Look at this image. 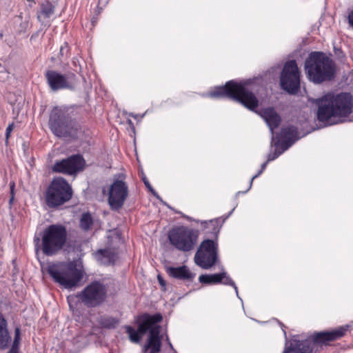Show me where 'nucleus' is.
Wrapping results in <instances>:
<instances>
[{
  "label": "nucleus",
  "mask_w": 353,
  "mask_h": 353,
  "mask_svg": "<svg viewBox=\"0 0 353 353\" xmlns=\"http://www.w3.org/2000/svg\"><path fill=\"white\" fill-rule=\"evenodd\" d=\"M350 325H344L334 329L314 332L305 339H292L287 344L283 353H316L324 347L341 339L350 332Z\"/></svg>",
  "instance_id": "nucleus-1"
},
{
  "label": "nucleus",
  "mask_w": 353,
  "mask_h": 353,
  "mask_svg": "<svg viewBox=\"0 0 353 353\" xmlns=\"http://www.w3.org/2000/svg\"><path fill=\"white\" fill-rule=\"evenodd\" d=\"M317 119L321 122L332 117H347L353 111V97L349 92H327L316 101Z\"/></svg>",
  "instance_id": "nucleus-2"
},
{
  "label": "nucleus",
  "mask_w": 353,
  "mask_h": 353,
  "mask_svg": "<svg viewBox=\"0 0 353 353\" xmlns=\"http://www.w3.org/2000/svg\"><path fill=\"white\" fill-rule=\"evenodd\" d=\"M305 70L310 81L321 83L334 77L333 61L322 52H312L305 61Z\"/></svg>",
  "instance_id": "nucleus-3"
},
{
  "label": "nucleus",
  "mask_w": 353,
  "mask_h": 353,
  "mask_svg": "<svg viewBox=\"0 0 353 353\" xmlns=\"http://www.w3.org/2000/svg\"><path fill=\"white\" fill-rule=\"evenodd\" d=\"M41 238L34 236V243L37 250H41L46 256L57 254L66 243V228L60 224H52L40 234Z\"/></svg>",
  "instance_id": "nucleus-4"
},
{
  "label": "nucleus",
  "mask_w": 353,
  "mask_h": 353,
  "mask_svg": "<svg viewBox=\"0 0 353 353\" xmlns=\"http://www.w3.org/2000/svg\"><path fill=\"white\" fill-rule=\"evenodd\" d=\"M49 127L56 137L64 139H75L79 130V125L72 119L66 107H55L52 110Z\"/></svg>",
  "instance_id": "nucleus-5"
},
{
  "label": "nucleus",
  "mask_w": 353,
  "mask_h": 353,
  "mask_svg": "<svg viewBox=\"0 0 353 353\" xmlns=\"http://www.w3.org/2000/svg\"><path fill=\"white\" fill-rule=\"evenodd\" d=\"M46 270L56 283L68 289L78 285L83 276L82 267L74 261L49 264Z\"/></svg>",
  "instance_id": "nucleus-6"
},
{
  "label": "nucleus",
  "mask_w": 353,
  "mask_h": 353,
  "mask_svg": "<svg viewBox=\"0 0 353 353\" xmlns=\"http://www.w3.org/2000/svg\"><path fill=\"white\" fill-rule=\"evenodd\" d=\"M72 196V190L68 181L62 177H57L48 187L45 200L50 208H57L68 201Z\"/></svg>",
  "instance_id": "nucleus-7"
},
{
  "label": "nucleus",
  "mask_w": 353,
  "mask_h": 353,
  "mask_svg": "<svg viewBox=\"0 0 353 353\" xmlns=\"http://www.w3.org/2000/svg\"><path fill=\"white\" fill-rule=\"evenodd\" d=\"M227 94L250 110H254L259 106L256 95L245 85L233 81L227 82L222 86V94Z\"/></svg>",
  "instance_id": "nucleus-8"
},
{
  "label": "nucleus",
  "mask_w": 353,
  "mask_h": 353,
  "mask_svg": "<svg viewBox=\"0 0 353 353\" xmlns=\"http://www.w3.org/2000/svg\"><path fill=\"white\" fill-rule=\"evenodd\" d=\"M77 296L87 307H97L105 302L107 298V288L101 281H94L78 293Z\"/></svg>",
  "instance_id": "nucleus-9"
},
{
  "label": "nucleus",
  "mask_w": 353,
  "mask_h": 353,
  "mask_svg": "<svg viewBox=\"0 0 353 353\" xmlns=\"http://www.w3.org/2000/svg\"><path fill=\"white\" fill-rule=\"evenodd\" d=\"M198 234L196 231L188 227L179 226L172 228L168 234L170 243L177 250L188 252L196 243Z\"/></svg>",
  "instance_id": "nucleus-10"
},
{
  "label": "nucleus",
  "mask_w": 353,
  "mask_h": 353,
  "mask_svg": "<svg viewBox=\"0 0 353 353\" xmlns=\"http://www.w3.org/2000/svg\"><path fill=\"white\" fill-rule=\"evenodd\" d=\"M281 85L290 94H296L300 88V72L295 60L287 61L281 75Z\"/></svg>",
  "instance_id": "nucleus-11"
},
{
  "label": "nucleus",
  "mask_w": 353,
  "mask_h": 353,
  "mask_svg": "<svg viewBox=\"0 0 353 353\" xmlns=\"http://www.w3.org/2000/svg\"><path fill=\"white\" fill-rule=\"evenodd\" d=\"M217 258V245L214 241L207 239L203 241L194 256L196 264L203 269L211 268Z\"/></svg>",
  "instance_id": "nucleus-12"
},
{
  "label": "nucleus",
  "mask_w": 353,
  "mask_h": 353,
  "mask_svg": "<svg viewBox=\"0 0 353 353\" xmlns=\"http://www.w3.org/2000/svg\"><path fill=\"white\" fill-rule=\"evenodd\" d=\"M45 77L50 88L52 91L61 89L73 90L77 81L76 75L72 72L62 74L56 70H49L46 72Z\"/></svg>",
  "instance_id": "nucleus-13"
},
{
  "label": "nucleus",
  "mask_w": 353,
  "mask_h": 353,
  "mask_svg": "<svg viewBox=\"0 0 353 353\" xmlns=\"http://www.w3.org/2000/svg\"><path fill=\"white\" fill-rule=\"evenodd\" d=\"M128 195V185L121 180H115L109 188L108 200L110 208L113 210H119L121 209Z\"/></svg>",
  "instance_id": "nucleus-14"
},
{
  "label": "nucleus",
  "mask_w": 353,
  "mask_h": 353,
  "mask_svg": "<svg viewBox=\"0 0 353 353\" xmlns=\"http://www.w3.org/2000/svg\"><path fill=\"white\" fill-rule=\"evenodd\" d=\"M85 161L80 154H74L61 161H57L52 167L54 172L72 175L83 170Z\"/></svg>",
  "instance_id": "nucleus-15"
},
{
  "label": "nucleus",
  "mask_w": 353,
  "mask_h": 353,
  "mask_svg": "<svg viewBox=\"0 0 353 353\" xmlns=\"http://www.w3.org/2000/svg\"><path fill=\"white\" fill-rule=\"evenodd\" d=\"M160 326H154L151 329L147 342L143 347L145 352L148 351L149 353H159L161 351L162 336L160 335Z\"/></svg>",
  "instance_id": "nucleus-16"
},
{
  "label": "nucleus",
  "mask_w": 353,
  "mask_h": 353,
  "mask_svg": "<svg viewBox=\"0 0 353 353\" xmlns=\"http://www.w3.org/2000/svg\"><path fill=\"white\" fill-rule=\"evenodd\" d=\"M141 322L138 326V331L142 336L145 334L148 331H150L151 329L157 326L155 324L162 321V316L160 314H156L154 315H150L148 314H144L140 318Z\"/></svg>",
  "instance_id": "nucleus-17"
},
{
  "label": "nucleus",
  "mask_w": 353,
  "mask_h": 353,
  "mask_svg": "<svg viewBox=\"0 0 353 353\" xmlns=\"http://www.w3.org/2000/svg\"><path fill=\"white\" fill-rule=\"evenodd\" d=\"M141 322L138 326V331L142 336L145 334L148 331H150L151 329L157 326L155 324L162 321V316L160 314H156L154 315H150L148 314H144L140 318Z\"/></svg>",
  "instance_id": "nucleus-18"
},
{
  "label": "nucleus",
  "mask_w": 353,
  "mask_h": 353,
  "mask_svg": "<svg viewBox=\"0 0 353 353\" xmlns=\"http://www.w3.org/2000/svg\"><path fill=\"white\" fill-rule=\"evenodd\" d=\"M259 114L265 120L272 132L279 126L281 122V116L272 107L261 109Z\"/></svg>",
  "instance_id": "nucleus-19"
},
{
  "label": "nucleus",
  "mask_w": 353,
  "mask_h": 353,
  "mask_svg": "<svg viewBox=\"0 0 353 353\" xmlns=\"http://www.w3.org/2000/svg\"><path fill=\"white\" fill-rule=\"evenodd\" d=\"M11 340L7 327V321L0 312V350H6Z\"/></svg>",
  "instance_id": "nucleus-20"
},
{
  "label": "nucleus",
  "mask_w": 353,
  "mask_h": 353,
  "mask_svg": "<svg viewBox=\"0 0 353 353\" xmlns=\"http://www.w3.org/2000/svg\"><path fill=\"white\" fill-rule=\"evenodd\" d=\"M298 134L299 132L296 127L292 125L287 126L281 129L279 138L294 143L299 139Z\"/></svg>",
  "instance_id": "nucleus-21"
},
{
  "label": "nucleus",
  "mask_w": 353,
  "mask_h": 353,
  "mask_svg": "<svg viewBox=\"0 0 353 353\" xmlns=\"http://www.w3.org/2000/svg\"><path fill=\"white\" fill-rule=\"evenodd\" d=\"M166 271L170 276L175 279L185 280L191 278V273L185 265L179 268L168 267Z\"/></svg>",
  "instance_id": "nucleus-22"
},
{
  "label": "nucleus",
  "mask_w": 353,
  "mask_h": 353,
  "mask_svg": "<svg viewBox=\"0 0 353 353\" xmlns=\"http://www.w3.org/2000/svg\"><path fill=\"white\" fill-rule=\"evenodd\" d=\"M54 12V6L49 1H46L41 4V10L37 13V19L43 23L46 19L50 18Z\"/></svg>",
  "instance_id": "nucleus-23"
},
{
  "label": "nucleus",
  "mask_w": 353,
  "mask_h": 353,
  "mask_svg": "<svg viewBox=\"0 0 353 353\" xmlns=\"http://www.w3.org/2000/svg\"><path fill=\"white\" fill-rule=\"evenodd\" d=\"M199 281L204 284H216L221 283V273L215 274H201Z\"/></svg>",
  "instance_id": "nucleus-24"
},
{
  "label": "nucleus",
  "mask_w": 353,
  "mask_h": 353,
  "mask_svg": "<svg viewBox=\"0 0 353 353\" xmlns=\"http://www.w3.org/2000/svg\"><path fill=\"white\" fill-rule=\"evenodd\" d=\"M93 224V219L90 214L84 213L83 214L81 219H80V226L81 228L85 230L88 231L91 228V226Z\"/></svg>",
  "instance_id": "nucleus-25"
},
{
  "label": "nucleus",
  "mask_w": 353,
  "mask_h": 353,
  "mask_svg": "<svg viewBox=\"0 0 353 353\" xmlns=\"http://www.w3.org/2000/svg\"><path fill=\"white\" fill-rule=\"evenodd\" d=\"M125 332L128 334L130 340L133 343H139L141 339V335L138 330L130 325L125 326Z\"/></svg>",
  "instance_id": "nucleus-26"
},
{
  "label": "nucleus",
  "mask_w": 353,
  "mask_h": 353,
  "mask_svg": "<svg viewBox=\"0 0 353 353\" xmlns=\"http://www.w3.org/2000/svg\"><path fill=\"white\" fill-rule=\"evenodd\" d=\"M101 325L106 328H114L118 324L119 321L112 317H104L100 321Z\"/></svg>",
  "instance_id": "nucleus-27"
},
{
  "label": "nucleus",
  "mask_w": 353,
  "mask_h": 353,
  "mask_svg": "<svg viewBox=\"0 0 353 353\" xmlns=\"http://www.w3.org/2000/svg\"><path fill=\"white\" fill-rule=\"evenodd\" d=\"M293 143L288 142L283 139H279L277 141L274 142V146L276 148L280 147L281 150L280 152H284L288 148H290Z\"/></svg>",
  "instance_id": "nucleus-28"
},
{
  "label": "nucleus",
  "mask_w": 353,
  "mask_h": 353,
  "mask_svg": "<svg viewBox=\"0 0 353 353\" xmlns=\"http://www.w3.org/2000/svg\"><path fill=\"white\" fill-rule=\"evenodd\" d=\"M68 46L66 43H64L62 46H60L59 52L57 55V59L61 61L65 57H67L68 54Z\"/></svg>",
  "instance_id": "nucleus-29"
},
{
  "label": "nucleus",
  "mask_w": 353,
  "mask_h": 353,
  "mask_svg": "<svg viewBox=\"0 0 353 353\" xmlns=\"http://www.w3.org/2000/svg\"><path fill=\"white\" fill-rule=\"evenodd\" d=\"M222 284L229 285L234 287L236 293L237 294V287L235 285L234 282L227 275L226 272L222 271Z\"/></svg>",
  "instance_id": "nucleus-30"
},
{
  "label": "nucleus",
  "mask_w": 353,
  "mask_h": 353,
  "mask_svg": "<svg viewBox=\"0 0 353 353\" xmlns=\"http://www.w3.org/2000/svg\"><path fill=\"white\" fill-rule=\"evenodd\" d=\"M19 18L21 20V21L20 23L18 31L20 33L25 32L29 28V18L25 17V19H23L21 15L19 16Z\"/></svg>",
  "instance_id": "nucleus-31"
},
{
  "label": "nucleus",
  "mask_w": 353,
  "mask_h": 353,
  "mask_svg": "<svg viewBox=\"0 0 353 353\" xmlns=\"http://www.w3.org/2000/svg\"><path fill=\"white\" fill-rule=\"evenodd\" d=\"M10 78V73L4 65L0 63V81L6 82Z\"/></svg>",
  "instance_id": "nucleus-32"
},
{
  "label": "nucleus",
  "mask_w": 353,
  "mask_h": 353,
  "mask_svg": "<svg viewBox=\"0 0 353 353\" xmlns=\"http://www.w3.org/2000/svg\"><path fill=\"white\" fill-rule=\"evenodd\" d=\"M270 161H268V160L264 162L262 165H261V170L255 174L254 175L251 180H250V187H249V189L251 188L252 185V182L254 181V179H255L256 178L259 177L263 172V171L265 170L266 167H267V165L268 163H269Z\"/></svg>",
  "instance_id": "nucleus-33"
},
{
  "label": "nucleus",
  "mask_w": 353,
  "mask_h": 353,
  "mask_svg": "<svg viewBox=\"0 0 353 353\" xmlns=\"http://www.w3.org/2000/svg\"><path fill=\"white\" fill-rule=\"evenodd\" d=\"M282 154V152H279L278 150H275L274 152H271L268 156V161H272L278 158L281 154Z\"/></svg>",
  "instance_id": "nucleus-34"
},
{
  "label": "nucleus",
  "mask_w": 353,
  "mask_h": 353,
  "mask_svg": "<svg viewBox=\"0 0 353 353\" xmlns=\"http://www.w3.org/2000/svg\"><path fill=\"white\" fill-rule=\"evenodd\" d=\"M14 341L17 342H20L21 341V330L19 327H17L14 330Z\"/></svg>",
  "instance_id": "nucleus-35"
},
{
  "label": "nucleus",
  "mask_w": 353,
  "mask_h": 353,
  "mask_svg": "<svg viewBox=\"0 0 353 353\" xmlns=\"http://www.w3.org/2000/svg\"><path fill=\"white\" fill-rule=\"evenodd\" d=\"M208 95L211 97H219L221 96V87H216L214 92H210Z\"/></svg>",
  "instance_id": "nucleus-36"
},
{
  "label": "nucleus",
  "mask_w": 353,
  "mask_h": 353,
  "mask_svg": "<svg viewBox=\"0 0 353 353\" xmlns=\"http://www.w3.org/2000/svg\"><path fill=\"white\" fill-rule=\"evenodd\" d=\"M14 127V125L13 123L8 125V126L7 127L6 132V141H8V138L10 137V134L11 132L13 130Z\"/></svg>",
  "instance_id": "nucleus-37"
},
{
  "label": "nucleus",
  "mask_w": 353,
  "mask_h": 353,
  "mask_svg": "<svg viewBox=\"0 0 353 353\" xmlns=\"http://www.w3.org/2000/svg\"><path fill=\"white\" fill-rule=\"evenodd\" d=\"M19 343H20V342L14 341L10 350L19 351Z\"/></svg>",
  "instance_id": "nucleus-38"
},
{
  "label": "nucleus",
  "mask_w": 353,
  "mask_h": 353,
  "mask_svg": "<svg viewBox=\"0 0 353 353\" xmlns=\"http://www.w3.org/2000/svg\"><path fill=\"white\" fill-rule=\"evenodd\" d=\"M99 252L103 256H109L110 251L108 250H99Z\"/></svg>",
  "instance_id": "nucleus-39"
},
{
  "label": "nucleus",
  "mask_w": 353,
  "mask_h": 353,
  "mask_svg": "<svg viewBox=\"0 0 353 353\" xmlns=\"http://www.w3.org/2000/svg\"><path fill=\"white\" fill-rule=\"evenodd\" d=\"M348 22L353 27V10L348 15Z\"/></svg>",
  "instance_id": "nucleus-40"
},
{
  "label": "nucleus",
  "mask_w": 353,
  "mask_h": 353,
  "mask_svg": "<svg viewBox=\"0 0 353 353\" xmlns=\"http://www.w3.org/2000/svg\"><path fill=\"white\" fill-rule=\"evenodd\" d=\"M157 279H158V281H159L160 285L161 286H163V287H165V282L163 280V279L162 278V276L161 275H158Z\"/></svg>",
  "instance_id": "nucleus-41"
},
{
  "label": "nucleus",
  "mask_w": 353,
  "mask_h": 353,
  "mask_svg": "<svg viewBox=\"0 0 353 353\" xmlns=\"http://www.w3.org/2000/svg\"><path fill=\"white\" fill-rule=\"evenodd\" d=\"M10 196L14 195V183H11L10 184Z\"/></svg>",
  "instance_id": "nucleus-42"
},
{
  "label": "nucleus",
  "mask_w": 353,
  "mask_h": 353,
  "mask_svg": "<svg viewBox=\"0 0 353 353\" xmlns=\"http://www.w3.org/2000/svg\"><path fill=\"white\" fill-rule=\"evenodd\" d=\"M143 180L145 186L152 190V186L150 185L149 181L145 178H143Z\"/></svg>",
  "instance_id": "nucleus-43"
},
{
  "label": "nucleus",
  "mask_w": 353,
  "mask_h": 353,
  "mask_svg": "<svg viewBox=\"0 0 353 353\" xmlns=\"http://www.w3.org/2000/svg\"><path fill=\"white\" fill-rule=\"evenodd\" d=\"M14 195L10 196V201H9L10 204H12V203L14 201Z\"/></svg>",
  "instance_id": "nucleus-44"
},
{
  "label": "nucleus",
  "mask_w": 353,
  "mask_h": 353,
  "mask_svg": "<svg viewBox=\"0 0 353 353\" xmlns=\"http://www.w3.org/2000/svg\"><path fill=\"white\" fill-rule=\"evenodd\" d=\"M166 341H167V342H168V343L169 346H170L171 348H172V343H170V340H169L168 336H167V337H166Z\"/></svg>",
  "instance_id": "nucleus-45"
},
{
  "label": "nucleus",
  "mask_w": 353,
  "mask_h": 353,
  "mask_svg": "<svg viewBox=\"0 0 353 353\" xmlns=\"http://www.w3.org/2000/svg\"><path fill=\"white\" fill-rule=\"evenodd\" d=\"M8 353H19V351L10 350Z\"/></svg>",
  "instance_id": "nucleus-46"
},
{
  "label": "nucleus",
  "mask_w": 353,
  "mask_h": 353,
  "mask_svg": "<svg viewBox=\"0 0 353 353\" xmlns=\"http://www.w3.org/2000/svg\"><path fill=\"white\" fill-rule=\"evenodd\" d=\"M230 214L228 215H227L225 217H223V216H222V223L226 219L228 218Z\"/></svg>",
  "instance_id": "nucleus-47"
},
{
  "label": "nucleus",
  "mask_w": 353,
  "mask_h": 353,
  "mask_svg": "<svg viewBox=\"0 0 353 353\" xmlns=\"http://www.w3.org/2000/svg\"><path fill=\"white\" fill-rule=\"evenodd\" d=\"M217 220H210L209 223L213 224L214 223H216Z\"/></svg>",
  "instance_id": "nucleus-48"
},
{
  "label": "nucleus",
  "mask_w": 353,
  "mask_h": 353,
  "mask_svg": "<svg viewBox=\"0 0 353 353\" xmlns=\"http://www.w3.org/2000/svg\"><path fill=\"white\" fill-rule=\"evenodd\" d=\"M234 209H235V207L232 208V210L230 211V214L232 211H234Z\"/></svg>",
  "instance_id": "nucleus-49"
}]
</instances>
